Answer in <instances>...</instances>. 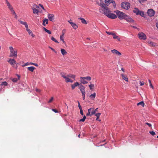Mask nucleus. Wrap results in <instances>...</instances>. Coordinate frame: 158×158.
I'll return each mask as SVG.
<instances>
[{"mask_svg":"<svg viewBox=\"0 0 158 158\" xmlns=\"http://www.w3.org/2000/svg\"><path fill=\"white\" fill-rule=\"evenodd\" d=\"M60 75L61 77L64 78L65 79V81L66 82H70L72 83L73 81L69 78V77L72 78L75 80V76L73 74H69L67 76L66 74L64 73H60Z\"/></svg>","mask_w":158,"mask_h":158,"instance_id":"f257e3e1","label":"nucleus"},{"mask_svg":"<svg viewBox=\"0 0 158 158\" xmlns=\"http://www.w3.org/2000/svg\"><path fill=\"white\" fill-rule=\"evenodd\" d=\"M100 5L101 6L102 8L99 9L100 12L105 15L106 16H107L108 14H109L110 12V10L103 3H100Z\"/></svg>","mask_w":158,"mask_h":158,"instance_id":"f03ea898","label":"nucleus"},{"mask_svg":"<svg viewBox=\"0 0 158 158\" xmlns=\"http://www.w3.org/2000/svg\"><path fill=\"white\" fill-rule=\"evenodd\" d=\"M10 53L9 56L10 57H17V49L14 50L12 46L9 47Z\"/></svg>","mask_w":158,"mask_h":158,"instance_id":"7ed1b4c3","label":"nucleus"},{"mask_svg":"<svg viewBox=\"0 0 158 158\" xmlns=\"http://www.w3.org/2000/svg\"><path fill=\"white\" fill-rule=\"evenodd\" d=\"M115 12L118 16V18L120 19H124L126 15L123 12L119 10H116Z\"/></svg>","mask_w":158,"mask_h":158,"instance_id":"20e7f679","label":"nucleus"},{"mask_svg":"<svg viewBox=\"0 0 158 158\" xmlns=\"http://www.w3.org/2000/svg\"><path fill=\"white\" fill-rule=\"evenodd\" d=\"M130 5L129 2H122L121 3V7L122 8L128 10L130 7Z\"/></svg>","mask_w":158,"mask_h":158,"instance_id":"39448f33","label":"nucleus"},{"mask_svg":"<svg viewBox=\"0 0 158 158\" xmlns=\"http://www.w3.org/2000/svg\"><path fill=\"white\" fill-rule=\"evenodd\" d=\"M105 2L106 6H108L110 4H111L113 5L114 8L116 7L115 2L113 0H105Z\"/></svg>","mask_w":158,"mask_h":158,"instance_id":"423d86ee","label":"nucleus"},{"mask_svg":"<svg viewBox=\"0 0 158 158\" xmlns=\"http://www.w3.org/2000/svg\"><path fill=\"white\" fill-rule=\"evenodd\" d=\"M147 13L150 17H152L154 15L155 11L153 9H150L148 10Z\"/></svg>","mask_w":158,"mask_h":158,"instance_id":"0eeeda50","label":"nucleus"},{"mask_svg":"<svg viewBox=\"0 0 158 158\" xmlns=\"http://www.w3.org/2000/svg\"><path fill=\"white\" fill-rule=\"evenodd\" d=\"M138 36L140 40H145L147 38L146 35L143 32H141L139 33Z\"/></svg>","mask_w":158,"mask_h":158,"instance_id":"6e6552de","label":"nucleus"},{"mask_svg":"<svg viewBox=\"0 0 158 158\" xmlns=\"http://www.w3.org/2000/svg\"><path fill=\"white\" fill-rule=\"evenodd\" d=\"M124 19H125L127 22L129 23H133L134 22V20L131 17L127 15H126Z\"/></svg>","mask_w":158,"mask_h":158,"instance_id":"1a4fd4ad","label":"nucleus"},{"mask_svg":"<svg viewBox=\"0 0 158 158\" xmlns=\"http://www.w3.org/2000/svg\"><path fill=\"white\" fill-rule=\"evenodd\" d=\"M107 17L112 19H115L117 17V15L114 14L110 13L109 14H108Z\"/></svg>","mask_w":158,"mask_h":158,"instance_id":"9d476101","label":"nucleus"},{"mask_svg":"<svg viewBox=\"0 0 158 158\" xmlns=\"http://www.w3.org/2000/svg\"><path fill=\"white\" fill-rule=\"evenodd\" d=\"M48 18L50 21H53L54 19V16L53 14H48Z\"/></svg>","mask_w":158,"mask_h":158,"instance_id":"9b49d317","label":"nucleus"},{"mask_svg":"<svg viewBox=\"0 0 158 158\" xmlns=\"http://www.w3.org/2000/svg\"><path fill=\"white\" fill-rule=\"evenodd\" d=\"M8 62L12 66H13L14 64L16 63V61L14 59H10L8 60Z\"/></svg>","mask_w":158,"mask_h":158,"instance_id":"f8f14e48","label":"nucleus"},{"mask_svg":"<svg viewBox=\"0 0 158 158\" xmlns=\"http://www.w3.org/2000/svg\"><path fill=\"white\" fill-rule=\"evenodd\" d=\"M112 53L114 54H116L118 56H120L121 55L120 52H119L118 51L115 49H113L111 50Z\"/></svg>","mask_w":158,"mask_h":158,"instance_id":"ddd939ff","label":"nucleus"},{"mask_svg":"<svg viewBox=\"0 0 158 158\" xmlns=\"http://www.w3.org/2000/svg\"><path fill=\"white\" fill-rule=\"evenodd\" d=\"M6 2V4L7 5V6H8V7L10 10H12V9H13V7L11 6L10 5L9 2H8V1L7 0H5Z\"/></svg>","mask_w":158,"mask_h":158,"instance_id":"4468645a","label":"nucleus"},{"mask_svg":"<svg viewBox=\"0 0 158 158\" xmlns=\"http://www.w3.org/2000/svg\"><path fill=\"white\" fill-rule=\"evenodd\" d=\"M79 85V84L78 82H76L74 83L73 84H72L71 86L72 87V88L73 89H75V87L78 86Z\"/></svg>","mask_w":158,"mask_h":158,"instance_id":"2eb2a0df","label":"nucleus"},{"mask_svg":"<svg viewBox=\"0 0 158 158\" xmlns=\"http://www.w3.org/2000/svg\"><path fill=\"white\" fill-rule=\"evenodd\" d=\"M148 43L150 46L154 47L157 46L156 44L152 41H149Z\"/></svg>","mask_w":158,"mask_h":158,"instance_id":"dca6fc26","label":"nucleus"},{"mask_svg":"<svg viewBox=\"0 0 158 158\" xmlns=\"http://www.w3.org/2000/svg\"><path fill=\"white\" fill-rule=\"evenodd\" d=\"M26 31L28 32L29 35H30L32 37H34L35 35L32 31L28 28L26 29Z\"/></svg>","mask_w":158,"mask_h":158,"instance_id":"f3484780","label":"nucleus"},{"mask_svg":"<svg viewBox=\"0 0 158 158\" xmlns=\"http://www.w3.org/2000/svg\"><path fill=\"white\" fill-rule=\"evenodd\" d=\"M140 11L139 9L137 8H135L134 10L133 11V12L137 15H139Z\"/></svg>","mask_w":158,"mask_h":158,"instance_id":"a211bd4d","label":"nucleus"},{"mask_svg":"<svg viewBox=\"0 0 158 158\" xmlns=\"http://www.w3.org/2000/svg\"><path fill=\"white\" fill-rule=\"evenodd\" d=\"M121 76L123 79L124 80L128 82V81L127 77L123 74H121Z\"/></svg>","mask_w":158,"mask_h":158,"instance_id":"6ab92c4d","label":"nucleus"},{"mask_svg":"<svg viewBox=\"0 0 158 158\" xmlns=\"http://www.w3.org/2000/svg\"><path fill=\"white\" fill-rule=\"evenodd\" d=\"M17 75L18 76V79H17V78H13L11 79V80L13 82H16L18 81V80H19V79L20 77V76H19L18 74H17Z\"/></svg>","mask_w":158,"mask_h":158,"instance_id":"aec40b11","label":"nucleus"},{"mask_svg":"<svg viewBox=\"0 0 158 158\" xmlns=\"http://www.w3.org/2000/svg\"><path fill=\"white\" fill-rule=\"evenodd\" d=\"M71 25L72 27L75 29H76L78 28V26H77V24L73 22L72 23Z\"/></svg>","mask_w":158,"mask_h":158,"instance_id":"412c9836","label":"nucleus"},{"mask_svg":"<svg viewBox=\"0 0 158 158\" xmlns=\"http://www.w3.org/2000/svg\"><path fill=\"white\" fill-rule=\"evenodd\" d=\"M35 67H33V66H31V67H28L27 68V69H28L30 71H31L32 72H33L34 71V69H35Z\"/></svg>","mask_w":158,"mask_h":158,"instance_id":"4be33fe9","label":"nucleus"},{"mask_svg":"<svg viewBox=\"0 0 158 158\" xmlns=\"http://www.w3.org/2000/svg\"><path fill=\"white\" fill-rule=\"evenodd\" d=\"M32 9L33 10V13L38 14L39 11L37 9L35 8L34 7L33 8H32Z\"/></svg>","mask_w":158,"mask_h":158,"instance_id":"5701e85b","label":"nucleus"},{"mask_svg":"<svg viewBox=\"0 0 158 158\" xmlns=\"http://www.w3.org/2000/svg\"><path fill=\"white\" fill-rule=\"evenodd\" d=\"M96 93H94L93 94H91L90 95L89 97L91 98L94 100V98H95L96 96Z\"/></svg>","mask_w":158,"mask_h":158,"instance_id":"b1692460","label":"nucleus"},{"mask_svg":"<svg viewBox=\"0 0 158 158\" xmlns=\"http://www.w3.org/2000/svg\"><path fill=\"white\" fill-rule=\"evenodd\" d=\"M81 78L82 79H86L89 81H90L91 79V77L89 76L86 77H81Z\"/></svg>","mask_w":158,"mask_h":158,"instance_id":"393cba45","label":"nucleus"},{"mask_svg":"<svg viewBox=\"0 0 158 158\" xmlns=\"http://www.w3.org/2000/svg\"><path fill=\"white\" fill-rule=\"evenodd\" d=\"M79 89L81 92L85 90V87L82 85H81L79 87Z\"/></svg>","mask_w":158,"mask_h":158,"instance_id":"a878e982","label":"nucleus"},{"mask_svg":"<svg viewBox=\"0 0 158 158\" xmlns=\"http://www.w3.org/2000/svg\"><path fill=\"white\" fill-rule=\"evenodd\" d=\"M79 19L81 20V22L82 23L84 24H86L87 23L86 20L82 18H80Z\"/></svg>","mask_w":158,"mask_h":158,"instance_id":"bb28decb","label":"nucleus"},{"mask_svg":"<svg viewBox=\"0 0 158 158\" xmlns=\"http://www.w3.org/2000/svg\"><path fill=\"white\" fill-rule=\"evenodd\" d=\"M60 51L62 54L63 55H65L67 53V52L65 51V50L64 49H61Z\"/></svg>","mask_w":158,"mask_h":158,"instance_id":"cd10ccee","label":"nucleus"},{"mask_svg":"<svg viewBox=\"0 0 158 158\" xmlns=\"http://www.w3.org/2000/svg\"><path fill=\"white\" fill-rule=\"evenodd\" d=\"M48 19H45L43 21V24L44 26H45V23L46 24H48Z\"/></svg>","mask_w":158,"mask_h":158,"instance_id":"c85d7f7f","label":"nucleus"},{"mask_svg":"<svg viewBox=\"0 0 158 158\" xmlns=\"http://www.w3.org/2000/svg\"><path fill=\"white\" fill-rule=\"evenodd\" d=\"M137 106H139V105H141L143 107L144 106V103L143 102H141L139 103H138L137 104Z\"/></svg>","mask_w":158,"mask_h":158,"instance_id":"c756f323","label":"nucleus"},{"mask_svg":"<svg viewBox=\"0 0 158 158\" xmlns=\"http://www.w3.org/2000/svg\"><path fill=\"white\" fill-rule=\"evenodd\" d=\"M43 29L44 30V31H45L46 32H47L48 34H51V32L50 31L46 29L44 27H43Z\"/></svg>","mask_w":158,"mask_h":158,"instance_id":"7c9ffc66","label":"nucleus"},{"mask_svg":"<svg viewBox=\"0 0 158 158\" xmlns=\"http://www.w3.org/2000/svg\"><path fill=\"white\" fill-rule=\"evenodd\" d=\"M101 114V113H97L95 114V116L96 117H97V118L96 119V120H98V119L99 118V117Z\"/></svg>","mask_w":158,"mask_h":158,"instance_id":"2f4dec72","label":"nucleus"},{"mask_svg":"<svg viewBox=\"0 0 158 158\" xmlns=\"http://www.w3.org/2000/svg\"><path fill=\"white\" fill-rule=\"evenodd\" d=\"M139 15L143 17H144V13L143 11H140Z\"/></svg>","mask_w":158,"mask_h":158,"instance_id":"473e14b6","label":"nucleus"},{"mask_svg":"<svg viewBox=\"0 0 158 158\" xmlns=\"http://www.w3.org/2000/svg\"><path fill=\"white\" fill-rule=\"evenodd\" d=\"M51 39L52 40L55 42L56 43H59V42L53 36L51 37Z\"/></svg>","mask_w":158,"mask_h":158,"instance_id":"72a5a7b5","label":"nucleus"},{"mask_svg":"<svg viewBox=\"0 0 158 158\" xmlns=\"http://www.w3.org/2000/svg\"><path fill=\"white\" fill-rule=\"evenodd\" d=\"M81 82L83 84H87V82L85 80V79H82L81 80Z\"/></svg>","mask_w":158,"mask_h":158,"instance_id":"f704fd0d","label":"nucleus"},{"mask_svg":"<svg viewBox=\"0 0 158 158\" xmlns=\"http://www.w3.org/2000/svg\"><path fill=\"white\" fill-rule=\"evenodd\" d=\"M113 36V38L114 39H117L118 40H119V41H120V39L119 38H118V36L116 35H115L114 33H113V35H112Z\"/></svg>","mask_w":158,"mask_h":158,"instance_id":"c9c22d12","label":"nucleus"},{"mask_svg":"<svg viewBox=\"0 0 158 158\" xmlns=\"http://www.w3.org/2000/svg\"><path fill=\"white\" fill-rule=\"evenodd\" d=\"M86 118V117L85 116V115H84V116L83 117V118H82V119H81L79 121L80 122H84L85 121Z\"/></svg>","mask_w":158,"mask_h":158,"instance_id":"e433bc0d","label":"nucleus"},{"mask_svg":"<svg viewBox=\"0 0 158 158\" xmlns=\"http://www.w3.org/2000/svg\"><path fill=\"white\" fill-rule=\"evenodd\" d=\"M29 64L30 65V64L33 65L35 66L36 67L38 66V65L37 64L35 63H32V62H30Z\"/></svg>","mask_w":158,"mask_h":158,"instance_id":"4c0bfd02","label":"nucleus"},{"mask_svg":"<svg viewBox=\"0 0 158 158\" xmlns=\"http://www.w3.org/2000/svg\"><path fill=\"white\" fill-rule=\"evenodd\" d=\"M90 89L91 90L94 87V85L93 84H91L89 85Z\"/></svg>","mask_w":158,"mask_h":158,"instance_id":"58836bf2","label":"nucleus"},{"mask_svg":"<svg viewBox=\"0 0 158 158\" xmlns=\"http://www.w3.org/2000/svg\"><path fill=\"white\" fill-rule=\"evenodd\" d=\"M2 85H4L5 86H7V83L6 81L2 82Z\"/></svg>","mask_w":158,"mask_h":158,"instance_id":"ea45409f","label":"nucleus"},{"mask_svg":"<svg viewBox=\"0 0 158 158\" xmlns=\"http://www.w3.org/2000/svg\"><path fill=\"white\" fill-rule=\"evenodd\" d=\"M149 133L150 134H151L152 135H154L156 134V133L155 132L152 131H149Z\"/></svg>","mask_w":158,"mask_h":158,"instance_id":"a19ab883","label":"nucleus"},{"mask_svg":"<svg viewBox=\"0 0 158 158\" xmlns=\"http://www.w3.org/2000/svg\"><path fill=\"white\" fill-rule=\"evenodd\" d=\"M18 21L21 24H23V25H24L26 23V22H23V21L20 20H19Z\"/></svg>","mask_w":158,"mask_h":158,"instance_id":"79ce46f5","label":"nucleus"},{"mask_svg":"<svg viewBox=\"0 0 158 158\" xmlns=\"http://www.w3.org/2000/svg\"><path fill=\"white\" fill-rule=\"evenodd\" d=\"M39 6L42 8V9L44 10V11H45V9H44V8L43 5H42L41 4H39Z\"/></svg>","mask_w":158,"mask_h":158,"instance_id":"37998d69","label":"nucleus"},{"mask_svg":"<svg viewBox=\"0 0 158 158\" xmlns=\"http://www.w3.org/2000/svg\"><path fill=\"white\" fill-rule=\"evenodd\" d=\"M95 114V113L94 111V109L93 108V110H92V111L91 113V115H92L93 114Z\"/></svg>","mask_w":158,"mask_h":158,"instance_id":"c03bdc74","label":"nucleus"},{"mask_svg":"<svg viewBox=\"0 0 158 158\" xmlns=\"http://www.w3.org/2000/svg\"><path fill=\"white\" fill-rule=\"evenodd\" d=\"M93 110V108H90L88 110V112L90 113H91V112L92 111V110Z\"/></svg>","mask_w":158,"mask_h":158,"instance_id":"a18cd8bd","label":"nucleus"},{"mask_svg":"<svg viewBox=\"0 0 158 158\" xmlns=\"http://www.w3.org/2000/svg\"><path fill=\"white\" fill-rule=\"evenodd\" d=\"M79 109L80 110V114H81V115H83L84 114H83V111L82 109L81 108V109Z\"/></svg>","mask_w":158,"mask_h":158,"instance_id":"49530a36","label":"nucleus"},{"mask_svg":"<svg viewBox=\"0 0 158 158\" xmlns=\"http://www.w3.org/2000/svg\"><path fill=\"white\" fill-rule=\"evenodd\" d=\"M53 98L52 97L50 99V100L48 101V103H51V102L53 100Z\"/></svg>","mask_w":158,"mask_h":158,"instance_id":"de8ad7c7","label":"nucleus"},{"mask_svg":"<svg viewBox=\"0 0 158 158\" xmlns=\"http://www.w3.org/2000/svg\"><path fill=\"white\" fill-rule=\"evenodd\" d=\"M106 33L107 34H108V35H113V33H113V32H107V31H106Z\"/></svg>","mask_w":158,"mask_h":158,"instance_id":"09e8293b","label":"nucleus"},{"mask_svg":"<svg viewBox=\"0 0 158 158\" xmlns=\"http://www.w3.org/2000/svg\"><path fill=\"white\" fill-rule=\"evenodd\" d=\"M147 0H138V1L140 3H143L144 1H147Z\"/></svg>","mask_w":158,"mask_h":158,"instance_id":"8fccbe9b","label":"nucleus"},{"mask_svg":"<svg viewBox=\"0 0 158 158\" xmlns=\"http://www.w3.org/2000/svg\"><path fill=\"white\" fill-rule=\"evenodd\" d=\"M29 65H30L29 63L27 62L26 63H25L24 65H23L22 66H23V67L25 66H26Z\"/></svg>","mask_w":158,"mask_h":158,"instance_id":"3c124183","label":"nucleus"},{"mask_svg":"<svg viewBox=\"0 0 158 158\" xmlns=\"http://www.w3.org/2000/svg\"><path fill=\"white\" fill-rule=\"evenodd\" d=\"M24 25L26 27V29H27L28 28V25L26 22L25 23Z\"/></svg>","mask_w":158,"mask_h":158,"instance_id":"603ef678","label":"nucleus"},{"mask_svg":"<svg viewBox=\"0 0 158 158\" xmlns=\"http://www.w3.org/2000/svg\"><path fill=\"white\" fill-rule=\"evenodd\" d=\"M140 85L142 86L144 84V83L143 81H140Z\"/></svg>","mask_w":158,"mask_h":158,"instance_id":"864d4df0","label":"nucleus"},{"mask_svg":"<svg viewBox=\"0 0 158 158\" xmlns=\"http://www.w3.org/2000/svg\"><path fill=\"white\" fill-rule=\"evenodd\" d=\"M52 111H53L55 113H58V111L57 110L55 109H52Z\"/></svg>","mask_w":158,"mask_h":158,"instance_id":"5fc2aeb1","label":"nucleus"},{"mask_svg":"<svg viewBox=\"0 0 158 158\" xmlns=\"http://www.w3.org/2000/svg\"><path fill=\"white\" fill-rule=\"evenodd\" d=\"M60 40H62L64 44H65V42L64 41L63 38H61V37H60Z\"/></svg>","mask_w":158,"mask_h":158,"instance_id":"6e6d98bb","label":"nucleus"},{"mask_svg":"<svg viewBox=\"0 0 158 158\" xmlns=\"http://www.w3.org/2000/svg\"><path fill=\"white\" fill-rule=\"evenodd\" d=\"M49 48H50L53 51H54L56 53H57V52L55 51L54 49L53 48H52L50 47H49Z\"/></svg>","mask_w":158,"mask_h":158,"instance_id":"4d7b16f0","label":"nucleus"},{"mask_svg":"<svg viewBox=\"0 0 158 158\" xmlns=\"http://www.w3.org/2000/svg\"><path fill=\"white\" fill-rule=\"evenodd\" d=\"M77 102H78V107H79V109H81L82 107H81V106L80 105V104L79 102L78 101H77Z\"/></svg>","mask_w":158,"mask_h":158,"instance_id":"13d9d810","label":"nucleus"},{"mask_svg":"<svg viewBox=\"0 0 158 158\" xmlns=\"http://www.w3.org/2000/svg\"><path fill=\"white\" fill-rule=\"evenodd\" d=\"M145 124L147 125L149 127H151L152 126V125L150 123H146Z\"/></svg>","mask_w":158,"mask_h":158,"instance_id":"bf43d9fd","label":"nucleus"},{"mask_svg":"<svg viewBox=\"0 0 158 158\" xmlns=\"http://www.w3.org/2000/svg\"><path fill=\"white\" fill-rule=\"evenodd\" d=\"M86 116H92V115H91V113H90L88 112V113H87L86 114Z\"/></svg>","mask_w":158,"mask_h":158,"instance_id":"052dcab7","label":"nucleus"},{"mask_svg":"<svg viewBox=\"0 0 158 158\" xmlns=\"http://www.w3.org/2000/svg\"><path fill=\"white\" fill-rule=\"evenodd\" d=\"M81 92V93H82V95H85V90H84L83 91H82Z\"/></svg>","mask_w":158,"mask_h":158,"instance_id":"680f3d73","label":"nucleus"},{"mask_svg":"<svg viewBox=\"0 0 158 158\" xmlns=\"http://www.w3.org/2000/svg\"><path fill=\"white\" fill-rule=\"evenodd\" d=\"M10 11H11V12H12L13 14H16V13H15V11H14V10H13V9H12V10H10Z\"/></svg>","mask_w":158,"mask_h":158,"instance_id":"e2e57ef3","label":"nucleus"},{"mask_svg":"<svg viewBox=\"0 0 158 158\" xmlns=\"http://www.w3.org/2000/svg\"><path fill=\"white\" fill-rule=\"evenodd\" d=\"M68 22L69 23L71 24H72V23H73V22L71 20H69L68 21Z\"/></svg>","mask_w":158,"mask_h":158,"instance_id":"0e129e2a","label":"nucleus"},{"mask_svg":"<svg viewBox=\"0 0 158 158\" xmlns=\"http://www.w3.org/2000/svg\"><path fill=\"white\" fill-rule=\"evenodd\" d=\"M13 67L16 69H17L18 68V66L17 65H13Z\"/></svg>","mask_w":158,"mask_h":158,"instance_id":"69168bd1","label":"nucleus"},{"mask_svg":"<svg viewBox=\"0 0 158 158\" xmlns=\"http://www.w3.org/2000/svg\"><path fill=\"white\" fill-rule=\"evenodd\" d=\"M34 7H35V8H39V6H37V5H34Z\"/></svg>","mask_w":158,"mask_h":158,"instance_id":"338daca9","label":"nucleus"},{"mask_svg":"<svg viewBox=\"0 0 158 158\" xmlns=\"http://www.w3.org/2000/svg\"><path fill=\"white\" fill-rule=\"evenodd\" d=\"M98 108H97L95 110H94V111H95V113H96V112H98Z\"/></svg>","mask_w":158,"mask_h":158,"instance_id":"774afa93","label":"nucleus"}]
</instances>
